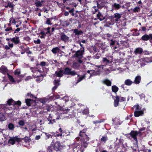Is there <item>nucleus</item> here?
<instances>
[{
    "instance_id": "obj_33",
    "label": "nucleus",
    "mask_w": 152,
    "mask_h": 152,
    "mask_svg": "<svg viewBox=\"0 0 152 152\" xmlns=\"http://www.w3.org/2000/svg\"><path fill=\"white\" fill-rule=\"evenodd\" d=\"M133 83V82L129 79H126L124 81L125 84L128 86L131 85Z\"/></svg>"
},
{
    "instance_id": "obj_48",
    "label": "nucleus",
    "mask_w": 152,
    "mask_h": 152,
    "mask_svg": "<svg viewBox=\"0 0 152 152\" xmlns=\"http://www.w3.org/2000/svg\"><path fill=\"white\" fill-rule=\"evenodd\" d=\"M54 135L55 136L57 137L64 136V134H63V133H58V132L55 133Z\"/></svg>"
},
{
    "instance_id": "obj_47",
    "label": "nucleus",
    "mask_w": 152,
    "mask_h": 152,
    "mask_svg": "<svg viewBox=\"0 0 152 152\" xmlns=\"http://www.w3.org/2000/svg\"><path fill=\"white\" fill-rule=\"evenodd\" d=\"M10 23L14 24H15L16 23V21L13 18H11L10 19Z\"/></svg>"
},
{
    "instance_id": "obj_32",
    "label": "nucleus",
    "mask_w": 152,
    "mask_h": 152,
    "mask_svg": "<svg viewBox=\"0 0 152 152\" xmlns=\"http://www.w3.org/2000/svg\"><path fill=\"white\" fill-rule=\"evenodd\" d=\"M99 10V6L98 5L96 6H94L93 7V10H92V13L93 14H94L95 13L98 11Z\"/></svg>"
},
{
    "instance_id": "obj_35",
    "label": "nucleus",
    "mask_w": 152,
    "mask_h": 152,
    "mask_svg": "<svg viewBox=\"0 0 152 152\" xmlns=\"http://www.w3.org/2000/svg\"><path fill=\"white\" fill-rule=\"evenodd\" d=\"M97 17L100 21H102L104 19V17L103 16V15L100 12H99L97 15Z\"/></svg>"
},
{
    "instance_id": "obj_10",
    "label": "nucleus",
    "mask_w": 152,
    "mask_h": 152,
    "mask_svg": "<svg viewBox=\"0 0 152 152\" xmlns=\"http://www.w3.org/2000/svg\"><path fill=\"white\" fill-rule=\"evenodd\" d=\"M21 141V139L20 138H18L17 137H13L10 138L8 141V143L11 145H14L15 142V141L17 142H19Z\"/></svg>"
},
{
    "instance_id": "obj_51",
    "label": "nucleus",
    "mask_w": 152,
    "mask_h": 152,
    "mask_svg": "<svg viewBox=\"0 0 152 152\" xmlns=\"http://www.w3.org/2000/svg\"><path fill=\"white\" fill-rule=\"evenodd\" d=\"M30 101L31 99H26V102L27 105L28 106L31 105Z\"/></svg>"
},
{
    "instance_id": "obj_18",
    "label": "nucleus",
    "mask_w": 152,
    "mask_h": 152,
    "mask_svg": "<svg viewBox=\"0 0 152 152\" xmlns=\"http://www.w3.org/2000/svg\"><path fill=\"white\" fill-rule=\"evenodd\" d=\"M61 145L60 142L57 141L56 142L54 146V149L56 151H58L61 149Z\"/></svg>"
},
{
    "instance_id": "obj_21",
    "label": "nucleus",
    "mask_w": 152,
    "mask_h": 152,
    "mask_svg": "<svg viewBox=\"0 0 152 152\" xmlns=\"http://www.w3.org/2000/svg\"><path fill=\"white\" fill-rule=\"evenodd\" d=\"M70 109L68 108H62L59 111V112L58 113L59 114H66L68 113Z\"/></svg>"
},
{
    "instance_id": "obj_43",
    "label": "nucleus",
    "mask_w": 152,
    "mask_h": 152,
    "mask_svg": "<svg viewBox=\"0 0 152 152\" xmlns=\"http://www.w3.org/2000/svg\"><path fill=\"white\" fill-rule=\"evenodd\" d=\"M50 32V31H48L45 32V31H41L40 33V34L41 35H43V36L45 37L46 36V35L49 33Z\"/></svg>"
},
{
    "instance_id": "obj_29",
    "label": "nucleus",
    "mask_w": 152,
    "mask_h": 152,
    "mask_svg": "<svg viewBox=\"0 0 152 152\" xmlns=\"http://www.w3.org/2000/svg\"><path fill=\"white\" fill-rule=\"evenodd\" d=\"M73 33H75V35H79L83 33L81 30H78L77 29L75 28L73 30Z\"/></svg>"
},
{
    "instance_id": "obj_52",
    "label": "nucleus",
    "mask_w": 152,
    "mask_h": 152,
    "mask_svg": "<svg viewBox=\"0 0 152 152\" xmlns=\"http://www.w3.org/2000/svg\"><path fill=\"white\" fill-rule=\"evenodd\" d=\"M115 65V64L113 65V66H112L110 67V69H110L111 71H115L116 69H118L115 68V67H113Z\"/></svg>"
},
{
    "instance_id": "obj_61",
    "label": "nucleus",
    "mask_w": 152,
    "mask_h": 152,
    "mask_svg": "<svg viewBox=\"0 0 152 152\" xmlns=\"http://www.w3.org/2000/svg\"><path fill=\"white\" fill-rule=\"evenodd\" d=\"M34 42L35 44H39L40 43V40L37 39V40H34Z\"/></svg>"
},
{
    "instance_id": "obj_34",
    "label": "nucleus",
    "mask_w": 152,
    "mask_h": 152,
    "mask_svg": "<svg viewBox=\"0 0 152 152\" xmlns=\"http://www.w3.org/2000/svg\"><path fill=\"white\" fill-rule=\"evenodd\" d=\"M31 71L34 73L36 72H42V71L41 70L37 69L36 67H31L30 68Z\"/></svg>"
},
{
    "instance_id": "obj_3",
    "label": "nucleus",
    "mask_w": 152,
    "mask_h": 152,
    "mask_svg": "<svg viewBox=\"0 0 152 152\" xmlns=\"http://www.w3.org/2000/svg\"><path fill=\"white\" fill-rule=\"evenodd\" d=\"M133 110H135L134 116L136 117H138L140 115H142L144 114L143 110L141 109V107L138 105L134 106L132 108Z\"/></svg>"
},
{
    "instance_id": "obj_5",
    "label": "nucleus",
    "mask_w": 152,
    "mask_h": 152,
    "mask_svg": "<svg viewBox=\"0 0 152 152\" xmlns=\"http://www.w3.org/2000/svg\"><path fill=\"white\" fill-rule=\"evenodd\" d=\"M7 104H8L9 106L11 105H12L13 107V109H14L15 108V107L16 106L17 107L20 106L21 104V102L20 101H18L17 102L15 101L13 99H9L7 101ZM10 108L12 109V107H10Z\"/></svg>"
},
{
    "instance_id": "obj_38",
    "label": "nucleus",
    "mask_w": 152,
    "mask_h": 152,
    "mask_svg": "<svg viewBox=\"0 0 152 152\" xmlns=\"http://www.w3.org/2000/svg\"><path fill=\"white\" fill-rule=\"evenodd\" d=\"M48 101V99L45 98H41L39 100V101L43 104H45Z\"/></svg>"
},
{
    "instance_id": "obj_54",
    "label": "nucleus",
    "mask_w": 152,
    "mask_h": 152,
    "mask_svg": "<svg viewBox=\"0 0 152 152\" xmlns=\"http://www.w3.org/2000/svg\"><path fill=\"white\" fill-rule=\"evenodd\" d=\"M111 41V42L110 43V46L112 48H113V46L115 45V41L110 40Z\"/></svg>"
},
{
    "instance_id": "obj_53",
    "label": "nucleus",
    "mask_w": 152,
    "mask_h": 152,
    "mask_svg": "<svg viewBox=\"0 0 152 152\" xmlns=\"http://www.w3.org/2000/svg\"><path fill=\"white\" fill-rule=\"evenodd\" d=\"M6 106H7V105L4 104H0V112L2 111V110L4 109V107Z\"/></svg>"
},
{
    "instance_id": "obj_13",
    "label": "nucleus",
    "mask_w": 152,
    "mask_h": 152,
    "mask_svg": "<svg viewBox=\"0 0 152 152\" xmlns=\"http://www.w3.org/2000/svg\"><path fill=\"white\" fill-rule=\"evenodd\" d=\"M152 38V34H150L149 35L145 34L141 37V39L144 41H146L148 40H150Z\"/></svg>"
},
{
    "instance_id": "obj_58",
    "label": "nucleus",
    "mask_w": 152,
    "mask_h": 152,
    "mask_svg": "<svg viewBox=\"0 0 152 152\" xmlns=\"http://www.w3.org/2000/svg\"><path fill=\"white\" fill-rule=\"evenodd\" d=\"M119 98H120L119 101L120 102L125 101H126V99L125 97H120Z\"/></svg>"
},
{
    "instance_id": "obj_41",
    "label": "nucleus",
    "mask_w": 152,
    "mask_h": 152,
    "mask_svg": "<svg viewBox=\"0 0 152 152\" xmlns=\"http://www.w3.org/2000/svg\"><path fill=\"white\" fill-rule=\"evenodd\" d=\"M108 140V138L107 136H102L101 139V141L102 142H105Z\"/></svg>"
},
{
    "instance_id": "obj_40",
    "label": "nucleus",
    "mask_w": 152,
    "mask_h": 152,
    "mask_svg": "<svg viewBox=\"0 0 152 152\" xmlns=\"http://www.w3.org/2000/svg\"><path fill=\"white\" fill-rule=\"evenodd\" d=\"M151 59H149L148 58H143L142 60L144 62H145L146 63H149L152 62V57H151Z\"/></svg>"
},
{
    "instance_id": "obj_17",
    "label": "nucleus",
    "mask_w": 152,
    "mask_h": 152,
    "mask_svg": "<svg viewBox=\"0 0 152 152\" xmlns=\"http://www.w3.org/2000/svg\"><path fill=\"white\" fill-rule=\"evenodd\" d=\"M112 7L113 10H117L121 8V6L120 5V4L115 3L112 4Z\"/></svg>"
},
{
    "instance_id": "obj_62",
    "label": "nucleus",
    "mask_w": 152,
    "mask_h": 152,
    "mask_svg": "<svg viewBox=\"0 0 152 152\" xmlns=\"http://www.w3.org/2000/svg\"><path fill=\"white\" fill-rule=\"evenodd\" d=\"M46 23L48 25H51L52 23H51V21L50 19L48 18L47 20L46 21Z\"/></svg>"
},
{
    "instance_id": "obj_15",
    "label": "nucleus",
    "mask_w": 152,
    "mask_h": 152,
    "mask_svg": "<svg viewBox=\"0 0 152 152\" xmlns=\"http://www.w3.org/2000/svg\"><path fill=\"white\" fill-rule=\"evenodd\" d=\"M7 76L10 80L12 83H15L16 81L17 83H19L21 81L20 79L17 80L16 79L15 80L13 77L12 76L10 75L9 74H7Z\"/></svg>"
},
{
    "instance_id": "obj_26",
    "label": "nucleus",
    "mask_w": 152,
    "mask_h": 152,
    "mask_svg": "<svg viewBox=\"0 0 152 152\" xmlns=\"http://www.w3.org/2000/svg\"><path fill=\"white\" fill-rule=\"evenodd\" d=\"M0 69L1 72L4 74H5L8 71L7 68L4 66H2Z\"/></svg>"
},
{
    "instance_id": "obj_36",
    "label": "nucleus",
    "mask_w": 152,
    "mask_h": 152,
    "mask_svg": "<svg viewBox=\"0 0 152 152\" xmlns=\"http://www.w3.org/2000/svg\"><path fill=\"white\" fill-rule=\"evenodd\" d=\"M51 115H50L49 117L48 118V120L49 121L48 124H53L55 122V120L53 119L52 117L51 116Z\"/></svg>"
},
{
    "instance_id": "obj_23",
    "label": "nucleus",
    "mask_w": 152,
    "mask_h": 152,
    "mask_svg": "<svg viewBox=\"0 0 152 152\" xmlns=\"http://www.w3.org/2000/svg\"><path fill=\"white\" fill-rule=\"evenodd\" d=\"M104 36L105 38L108 40H112L114 38V36L109 34H104Z\"/></svg>"
},
{
    "instance_id": "obj_19",
    "label": "nucleus",
    "mask_w": 152,
    "mask_h": 152,
    "mask_svg": "<svg viewBox=\"0 0 152 152\" xmlns=\"http://www.w3.org/2000/svg\"><path fill=\"white\" fill-rule=\"evenodd\" d=\"M14 74L17 77L19 78L20 79L23 77L22 75H20L21 73V71L20 69H16L14 72Z\"/></svg>"
},
{
    "instance_id": "obj_56",
    "label": "nucleus",
    "mask_w": 152,
    "mask_h": 152,
    "mask_svg": "<svg viewBox=\"0 0 152 152\" xmlns=\"http://www.w3.org/2000/svg\"><path fill=\"white\" fill-rule=\"evenodd\" d=\"M85 78V76H82L80 77L79 79L77 80V83H78L80 82L82 80H83L84 78Z\"/></svg>"
},
{
    "instance_id": "obj_7",
    "label": "nucleus",
    "mask_w": 152,
    "mask_h": 152,
    "mask_svg": "<svg viewBox=\"0 0 152 152\" xmlns=\"http://www.w3.org/2000/svg\"><path fill=\"white\" fill-rule=\"evenodd\" d=\"M84 51V47L81 48L80 50L77 51L75 54V57L78 58H81L83 57V53Z\"/></svg>"
},
{
    "instance_id": "obj_60",
    "label": "nucleus",
    "mask_w": 152,
    "mask_h": 152,
    "mask_svg": "<svg viewBox=\"0 0 152 152\" xmlns=\"http://www.w3.org/2000/svg\"><path fill=\"white\" fill-rule=\"evenodd\" d=\"M130 2H126V4H125L126 8L129 7L130 6Z\"/></svg>"
},
{
    "instance_id": "obj_22",
    "label": "nucleus",
    "mask_w": 152,
    "mask_h": 152,
    "mask_svg": "<svg viewBox=\"0 0 152 152\" xmlns=\"http://www.w3.org/2000/svg\"><path fill=\"white\" fill-rule=\"evenodd\" d=\"M60 80H56L54 81V86L53 87L52 90L53 91H54L58 87L59 85V82Z\"/></svg>"
},
{
    "instance_id": "obj_24",
    "label": "nucleus",
    "mask_w": 152,
    "mask_h": 152,
    "mask_svg": "<svg viewBox=\"0 0 152 152\" xmlns=\"http://www.w3.org/2000/svg\"><path fill=\"white\" fill-rule=\"evenodd\" d=\"M113 121L115 125H120L121 123V122L120 121L119 119L118 118H115L114 119H113Z\"/></svg>"
},
{
    "instance_id": "obj_49",
    "label": "nucleus",
    "mask_w": 152,
    "mask_h": 152,
    "mask_svg": "<svg viewBox=\"0 0 152 152\" xmlns=\"http://www.w3.org/2000/svg\"><path fill=\"white\" fill-rule=\"evenodd\" d=\"M140 9L139 7H136L133 9V11L134 12H140Z\"/></svg>"
},
{
    "instance_id": "obj_64",
    "label": "nucleus",
    "mask_w": 152,
    "mask_h": 152,
    "mask_svg": "<svg viewBox=\"0 0 152 152\" xmlns=\"http://www.w3.org/2000/svg\"><path fill=\"white\" fill-rule=\"evenodd\" d=\"M140 96L141 99H143L145 97V94L142 93L139 95Z\"/></svg>"
},
{
    "instance_id": "obj_59",
    "label": "nucleus",
    "mask_w": 152,
    "mask_h": 152,
    "mask_svg": "<svg viewBox=\"0 0 152 152\" xmlns=\"http://www.w3.org/2000/svg\"><path fill=\"white\" fill-rule=\"evenodd\" d=\"M21 126H23L24 125L25 123L23 121L21 120L18 123Z\"/></svg>"
},
{
    "instance_id": "obj_1",
    "label": "nucleus",
    "mask_w": 152,
    "mask_h": 152,
    "mask_svg": "<svg viewBox=\"0 0 152 152\" xmlns=\"http://www.w3.org/2000/svg\"><path fill=\"white\" fill-rule=\"evenodd\" d=\"M87 129H83L82 130L80 131L79 133V136L81 137L80 139L82 140L81 143V145L76 143L74 145V148H76L78 149L77 151H80V152H83L84 151V149L83 148H86L88 145V143L87 141H88L89 140V137L85 134Z\"/></svg>"
},
{
    "instance_id": "obj_31",
    "label": "nucleus",
    "mask_w": 152,
    "mask_h": 152,
    "mask_svg": "<svg viewBox=\"0 0 152 152\" xmlns=\"http://www.w3.org/2000/svg\"><path fill=\"white\" fill-rule=\"evenodd\" d=\"M103 83L107 86H110L111 85V82L108 79H104L103 81Z\"/></svg>"
},
{
    "instance_id": "obj_27",
    "label": "nucleus",
    "mask_w": 152,
    "mask_h": 152,
    "mask_svg": "<svg viewBox=\"0 0 152 152\" xmlns=\"http://www.w3.org/2000/svg\"><path fill=\"white\" fill-rule=\"evenodd\" d=\"M143 51V50L141 48H138L136 49L134 52V53L136 55L140 54Z\"/></svg>"
},
{
    "instance_id": "obj_8",
    "label": "nucleus",
    "mask_w": 152,
    "mask_h": 152,
    "mask_svg": "<svg viewBox=\"0 0 152 152\" xmlns=\"http://www.w3.org/2000/svg\"><path fill=\"white\" fill-rule=\"evenodd\" d=\"M64 71V73L67 75H71L74 76L77 74L76 72L75 71H72L71 69L68 67L66 68Z\"/></svg>"
},
{
    "instance_id": "obj_37",
    "label": "nucleus",
    "mask_w": 152,
    "mask_h": 152,
    "mask_svg": "<svg viewBox=\"0 0 152 152\" xmlns=\"http://www.w3.org/2000/svg\"><path fill=\"white\" fill-rule=\"evenodd\" d=\"M112 90L113 92L116 93L118 90V88L116 86H112Z\"/></svg>"
},
{
    "instance_id": "obj_2",
    "label": "nucleus",
    "mask_w": 152,
    "mask_h": 152,
    "mask_svg": "<svg viewBox=\"0 0 152 152\" xmlns=\"http://www.w3.org/2000/svg\"><path fill=\"white\" fill-rule=\"evenodd\" d=\"M113 58L112 56L103 58L102 61L101 66H102V68H104V66L111 65L113 62Z\"/></svg>"
},
{
    "instance_id": "obj_42",
    "label": "nucleus",
    "mask_w": 152,
    "mask_h": 152,
    "mask_svg": "<svg viewBox=\"0 0 152 152\" xmlns=\"http://www.w3.org/2000/svg\"><path fill=\"white\" fill-rule=\"evenodd\" d=\"M5 31H8L12 30V29L11 26H7L4 25Z\"/></svg>"
},
{
    "instance_id": "obj_63",
    "label": "nucleus",
    "mask_w": 152,
    "mask_h": 152,
    "mask_svg": "<svg viewBox=\"0 0 152 152\" xmlns=\"http://www.w3.org/2000/svg\"><path fill=\"white\" fill-rule=\"evenodd\" d=\"M124 0H117V1L120 4H123L124 2Z\"/></svg>"
},
{
    "instance_id": "obj_14",
    "label": "nucleus",
    "mask_w": 152,
    "mask_h": 152,
    "mask_svg": "<svg viewBox=\"0 0 152 152\" xmlns=\"http://www.w3.org/2000/svg\"><path fill=\"white\" fill-rule=\"evenodd\" d=\"M87 72L90 74V76H91L99 75L100 73V71L99 70H98L96 71L94 70H88Z\"/></svg>"
},
{
    "instance_id": "obj_28",
    "label": "nucleus",
    "mask_w": 152,
    "mask_h": 152,
    "mask_svg": "<svg viewBox=\"0 0 152 152\" xmlns=\"http://www.w3.org/2000/svg\"><path fill=\"white\" fill-rule=\"evenodd\" d=\"M115 99L114 100V104L115 107H117L118 104V102L119 101V97L117 95L115 96Z\"/></svg>"
},
{
    "instance_id": "obj_4",
    "label": "nucleus",
    "mask_w": 152,
    "mask_h": 152,
    "mask_svg": "<svg viewBox=\"0 0 152 152\" xmlns=\"http://www.w3.org/2000/svg\"><path fill=\"white\" fill-rule=\"evenodd\" d=\"M121 15L118 13L114 14L113 16L111 17L110 21L108 22L109 24L113 25L115 22H118L121 17Z\"/></svg>"
},
{
    "instance_id": "obj_57",
    "label": "nucleus",
    "mask_w": 152,
    "mask_h": 152,
    "mask_svg": "<svg viewBox=\"0 0 152 152\" xmlns=\"http://www.w3.org/2000/svg\"><path fill=\"white\" fill-rule=\"evenodd\" d=\"M74 8H72L69 11V12L70 13H71V15L72 16H74L75 15V14L73 13V12L74 11Z\"/></svg>"
},
{
    "instance_id": "obj_50",
    "label": "nucleus",
    "mask_w": 152,
    "mask_h": 152,
    "mask_svg": "<svg viewBox=\"0 0 152 152\" xmlns=\"http://www.w3.org/2000/svg\"><path fill=\"white\" fill-rule=\"evenodd\" d=\"M91 49L93 50L95 52L98 51V48L95 46H92Z\"/></svg>"
},
{
    "instance_id": "obj_44",
    "label": "nucleus",
    "mask_w": 152,
    "mask_h": 152,
    "mask_svg": "<svg viewBox=\"0 0 152 152\" xmlns=\"http://www.w3.org/2000/svg\"><path fill=\"white\" fill-rule=\"evenodd\" d=\"M35 4L37 7H41L42 6V4H41V2H40V1L35 2Z\"/></svg>"
},
{
    "instance_id": "obj_9",
    "label": "nucleus",
    "mask_w": 152,
    "mask_h": 152,
    "mask_svg": "<svg viewBox=\"0 0 152 152\" xmlns=\"http://www.w3.org/2000/svg\"><path fill=\"white\" fill-rule=\"evenodd\" d=\"M64 74V70L62 68H60L55 72L54 76H56L59 77H62Z\"/></svg>"
},
{
    "instance_id": "obj_55",
    "label": "nucleus",
    "mask_w": 152,
    "mask_h": 152,
    "mask_svg": "<svg viewBox=\"0 0 152 152\" xmlns=\"http://www.w3.org/2000/svg\"><path fill=\"white\" fill-rule=\"evenodd\" d=\"M53 147L51 146H49L47 148L48 152H52Z\"/></svg>"
},
{
    "instance_id": "obj_16",
    "label": "nucleus",
    "mask_w": 152,
    "mask_h": 152,
    "mask_svg": "<svg viewBox=\"0 0 152 152\" xmlns=\"http://www.w3.org/2000/svg\"><path fill=\"white\" fill-rule=\"evenodd\" d=\"M10 41L15 44H18L20 42L19 37L17 36H15L12 38H11Z\"/></svg>"
},
{
    "instance_id": "obj_12",
    "label": "nucleus",
    "mask_w": 152,
    "mask_h": 152,
    "mask_svg": "<svg viewBox=\"0 0 152 152\" xmlns=\"http://www.w3.org/2000/svg\"><path fill=\"white\" fill-rule=\"evenodd\" d=\"M61 39L64 42H67L69 41V37L66 35L64 33H61L60 34Z\"/></svg>"
},
{
    "instance_id": "obj_6",
    "label": "nucleus",
    "mask_w": 152,
    "mask_h": 152,
    "mask_svg": "<svg viewBox=\"0 0 152 152\" xmlns=\"http://www.w3.org/2000/svg\"><path fill=\"white\" fill-rule=\"evenodd\" d=\"M37 129L36 125L34 124L32 125H29L28 128V130L30 135H32L35 132Z\"/></svg>"
},
{
    "instance_id": "obj_30",
    "label": "nucleus",
    "mask_w": 152,
    "mask_h": 152,
    "mask_svg": "<svg viewBox=\"0 0 152 152\" xmlns=\"http://www.w3.org/2000/svg\"><path fill=\"white\" fill-rule=\"evenodd\" d=\"M60 96L59 95H57V96H56V98L57 99L61 98L62 99L64 100L66 102H67L69 101V98L67 96H64L63 98H61Z\"/></svg>"
},
{
    "instance_id": "obj_11",
    "label": "nucleus",
    "mask_w": 152,
    "mask_h": 152,
    "mask_svg": "<svg viewBox=\"0 0 152 152\" xmlns=\"http://www.w3.org/2000/svg\"><path fill=\"white\" fill-rule=\"evenodd\" d=\"M139 132L136 131H132L129 134L133 138L136 142H137V136L139 134Z\"/></svg>"
},
{
    "instance_id": "obj_20",
    "label": "nucleus",
    "mask_w": 152,
    "mask_h": 152,
    "mask_svg": "<svg viewBox=\"0 0 152 152\" xmlns=\"http://www.w3.org/2000/svg\"><path fill=\"white\" fill-rule=\"evenodd\" d=\"M141 80V76L140 75H137L135 78L133 83H134L136 84H139L140 83Z\"/></svg>"
},
{
    "instance_id": "obj_25",
    "label": "nucleus",
    "mask_w": 152,
    "mask_h": 152,
    "mask_svg": "<svg viewBox=\"0 0 152 152\" xmlns=\"http://www.w3.org/2000/svg\"><path fill=\"white\" fill-rule=\"evenodd\" d=\"M60 48L58 47H56L53 48L51 50L52 52L53 53L56 54L59 53L60 51Z\"/></svg>"
},
{
    "instance_id": "obj_45",
    "label": "nucleus",
    "mask_w": 152,
    "mask_h": 152,
    "mask_svg": "<svg viewBox=\"0 0 152 152\" xmlns=\"http://www.w3.org/2000/svg\"><path fill=\"white\" fill-rule=\"evenodd\" d=\"M44 133L46 135V137L45 138V140H47L50 137H51V135L49 133L46 132H44Z\"/></svg>"
},
{
    "instance_id": "obj_39",
    "label": "nucleus",
    "mask_w": 152,
    "mask_h": 152,
    "mask_svg": "<svg viewBox=\"0 0 152 152\" xmlns=\"http://www.w3.org/2000/svg\"><path fill=\"white\" fill-rule=\"evenodd\" d=\"M8 128L10 130H13L14 129L15 126L13 124L10 123L8 125Z\"/></svg>"
},
{
    "instance_id": "obj_46",
    "label": "nucleus",
    "mask_w": 152,
    "mask_h": 152,
    "mask_svg": "<svg viewBox=\"0 0 152 152\" xmlns=\"http://www.w3.org/2000/svg\"><path fill=\"white\" fill-rule=\"evenodd\" d=\"M82 112L83 114L87 115L88 113H89L88 109H86L83 110Z\"/></svg>"
}]
</instances>
